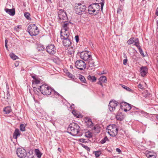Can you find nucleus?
<instances>
[{"instance_id": "f257e3e1", "label": "nucleus", "mask_w": 158, "mask_h": 158, "mask_svg": "<svg viewBox=\"0 0 158 158\" xmlns=\"http://www.w3.org/2000/svg\"><path fill=\"white\" fill-rule=\"evenodd\" d=\"M80 130L79 125L74 123H71L67 129L68 132L73 136H81L82 134L80 132Z\"/></svg>"}, {"instance_id": "f03ea898", "label": "nucleus", "mask_w": 158, "mask_h": 158, "mask_svg": "<svg viewBox=\"0 0 158 158\" xmlns=\"http://www.w3.org/2000/svg\"><path fill=\"white\" fill-rule=\"evenodd\" d=\"M38 89L40 90L42 94L45 95H50L52 90L50 87L45 84L40 86Z\"/></svg>"}, {"instance_id": "7ed1b4c3", "label": "nucleus", "mask_w": 158, "mask_h": 158, "mask_svg": "<svg viewBox=\"0 0 158 158\" xmlns=\"http://www.w3.org/2000/svg\"><path fill=\"white\" fill-rule=\"evenodd\" d=\"M61 39H63V44L66 47H69L71 44V40L72 39V36L70 33L67 34H62L61 35Z\"/></svg>"}, {"instance_id": "20e7f679", "label": "nucleus", "mask_w": 158, "mask_h": 158, "mask_svg": "<svg viewBox=\"0 0 158 158\" xmlns=\"http://www.w3.org/2000/svg\"><path fill=\"white\" fill-rule=\"evenodd\" d=\"M118 130L115 125H110L106 128V132L112 137L115 136L117 134Z\"/></svg>"}, {"instance_id": "39448f33", "label": "nucleus", "mask_w": 158, "mask_h": 158, "mask_svg": "<svg viewBox=\"0 0 158 158\" xmlns=\"http://www.w3.org/2000/svg\"><path fill=\"white\" fill-rule=\"evenodd\" d=\"M86 6L80 3H76L75 5L74 10L76 13L79 15H81L85 11Z\"/></svg>"}, {"instance_id": "423d86ee", "label": "nucleus", "mask_w": 158, "mask_h": 158, "mask_svg": "<svg viewBox=\"0 0 158 158\" xmlns=\"http://www.w3.org/2000/svg\"><path fill=\"white\" fill-rule=\"evenodd\" d=\"M27 29L29 34L31 36H35L39 33L38 28L35 24H31L30 25Z\"/></svg>"}, {"instance_id": "0eeeda50", "label": "nucleus", "mask_w": 158, "mask_h": 158, "mask_svg": "<svg viewBox=\"0 0 158 158\" xmlns=\"http://www.w3.org/2000/svg\"><path fill=\"white\" fill-rule=\"evenodd\" d=\"M62 24V28L60 31V35L62 34H65L70 33L69 32V27L72 26V24L69 22L64 21V22Z\"/></svg>"}, {"instance_id": "6e6552de", "label": "nucleus", "mask_w": 158, "mask_h": 158, "mask_svg": "<svg viewBox=\"0 0 158 158\" xmlns=\"http://www.w3.org/2000/svg\"><path fill=\"white\" fill-rule=\"evenodd\" d=\"M58 17L60 23H64V21H66L67 20L68 17L66 13L61 10L58 12Z\"/></svg>"}, {"instance_id": "1a4fd4ad", "label": "nucleus", "mask_w": 158, "mask_h": 158, "mask_svg": "<svg viewBox=\"0 0 158 158\" xmlns=\"http://www.w3.org/2000/svg\"><path fill=\"white\" fill-rule=\"evenodd\" d=\"M80 56L81 59L85 61H87L91 59V52L88 51L81 52Z\"/></svg>"}, {"instance_id": "9d476101", "label": "nucleus", "mask_w": 158, "mask_h": 158, "mask_svg": "<svg viewBox=\"0 0 158 158\" xmlns=\"http://www.w3.org/2000/svg\"><path fill=\"white\" fill-rule=\"evenodd\" d=\"M75 65L76 67L80 70L85 69L86 67V64L85 63L81 60H77Z\"/></svg>"}, {"instance_id": "9b49d317", "label": "nucleus", "mask_w": 158, "mask_h": 158, "mask_svg": "<svg viewBox=\"0 0 158 158\" xmlns=\"http://www.w3.org/2000/svg\"><path fill=\"white\" fill-rule=\"evenodd\" d=\"M46 51L50 55H53L56 52V49L54 45L53 44H49L46 47Z\"/></svg>"}, {"instance_id": "f8f14e48", "label": "nucleus", "mask_w": 158, "mask_h": 158, "mask_svg": "<svg viewBox=\"0 0 158 158\" xmlns=\"http://www.w3.org/2000/svg\"><path fill=\"white\" fill-rule=\"evenodd\" d=\"M16 154L18 156L21 158H23L26 156V152L25 150L22 148H18L16 151Z\"/></svg>"}, {"instance_id": "ddd939ff", "label": "nucleus", "mask_w": 158, "mask_h": 158, "mask_svg": "<svg viewBox=\"0 0 158 158\" xmlns=\"http://www.w3.org/2000/svg\"><path fill=\"white\" fill-rule=\"evenodd\" d=\"M120 105L121 109L125 112L129 111L132 108L130 104L125 102H122Z\"/></svg>"}, {"instance_id": "4468645a", "label": "nucleus", "mask_w": 158, "mask_h": 158, "mask_svg": "<svg viewBox=\"0 0 158 158\" xmlns=\"http://www.w3.org/2000/svg\"><path fill=\"white\" fill-rule=\"evenodd\" d=\"M118 103L115 101H110L109 105V109L110 111H114L116 107L118 105Z\"/></svg>"}, {"instance_id": "2eb2a0df", "label": "nucleus", "mask_w": 158, "mask_h": 158, "mask_svg": "<svg viewBox=\"0 0 158 158\" xmlns=\"http://www.w3.org/2000/svg\"><path fill=\"white\" fill-rule=\"evenodd\" d=\"M128 44H134V45L136 47L139 45V40L137 38H131L127 41Z\"/></svg>"}, {"instance_id": "dca6fc26", "label": "nucleus", "mask_w": 158, "mask_h": 158, "mask_svg": "<svg viewBox=\"0 0 158 158\" xmlns=\"http://www.w3.org/2000/svg\"><path fill=\"white\" fill-rule=\"evenodd\" d=\"M67 50V52L68 55L70 56H72L74 54V52L75 47L72 46L71 47H68Z\"/></svg>"}, {"instance_id": "f3484780", "label": "nucleus", "mask_w": 158, "mask_h": 158, "mask_svg": "<svg viewBox=\"0 0 158 158\" xmlns=\"http://www.w3.org/2000/svg\"><path fill=\"white\" fill-rule=\"evenodd\" d=\"M140 72L141 75L144 77L148 72V69L146 67H141L140 68Z\"/></svg>"}, {"instance_id": "a211bd4d", "label": "nucleus", "mask_w": 158, "mask_h": 158, "mask_svg": "<svg viewBox=\"0 0 158 158\" xmlns=\"http://www.w3.org/2000/svg\"><path fill=\"white\" fill-rule=\"evenodd\" d=\"M93 6H94V9L95 10L94 15L98 13L101 8L100 7L99 3H93Z\"/></svg>"}, {"instance_id": "6ab92c4d", "label": "nucleus", "mask_w": 158, "mask_h": 158, "mask_svg": "<svg viewBox=\"0 0 158 158\" xmlns=\"http://www.w3.org/2000/svg\"><path fill=\"white\" fill-rule=\"evenodd\" d=\"M20 131L19 130L16 128L15 129L13 134V138L15 139H17V137L20 135Z\"/></svg>"}, {"instance_id": "aec40b11", "label": "nucleus", "mask_w": 158, "mask_h": 158, "mask_svg": "<svg viewBox=\"0 0 158 158\" xmlns=\"http://www.w3.org/2000/svg\"><path fill=\"white\" fill-rule=\"evenodd\" d=\"M94 6H93V4L88 6V11L89 14L94 15L95 10L94 9Z\"/></svg>"}, {"instance_id": "412c9836", "label": "nucleus", "mask_w": 158, "mask_h": 158, "mask_svg": "<svg viewBox=\"0 0 158 158\" xmlns=\"http://www.w3.org/2000/svg\"><path fill=\"white\" fill-rule=\"evenodd\" d=\"M5 10L7 13L11 16L14 15L15 13V10L14 9H9L8 8H6L5 9Z\"/></svg>"}, {"instance_id": "4be33fe9", "label": "nucleus", "mask_w": 158, "mask_h": 158, "mask_svg": "<svg viewBox=\"0 0 158 158\" xmlns=\"http://www.w3.org/2000/svg\"><path fill=\"white\" fill-rule=\"evenodd\" d=\"M72 112L73 114L77 118H80L81 116V114L79 112L75 110H73Z\"/></svg>"}, {"instance_id": "5701e85b", "label": "nucleus", "mask_w": 158, "mask_h": 158, "mask_svg": "<svg viewBox=\"0 0 158 158\" xmlns=\"http://www.w3.org/2000/svg\"><path fill=\"white\" fill-rule=\"evenodd\" d=\"M146 156L149 158H155V156L152 154V153L150 152H145V153Z\"/></svg>"}, {"instance_id": "b1692460", "label": "nucleus", "mask_w": 158, "mask_h": 158, "mask_svg": "<svg viewBox=\"0 0 158 158\" xmlns=\"http://www.w3.org/2000/svg\"><path fill=\"white\" fill-rule=\"evenodd\" d=\"M3 111L6 114H8L11 111L10 107V106H7L4 108Z\"/></svg>"}, {"instance_id": "393cba45", "label": "nucleus", "mask_w": 158, "mask_h": 158, "mask_svg": "<svg viewBox=\"0 0 158 158\" xmlns=\"http://www.w3.org/2000/svg\"><path fill=\"white\" fill-rule=\"evenodd\" d=\"M88 79L93 82H94L96 80V78L93 76L89 75L87 77Z\"/></svg>"}, {"instance_id": "a878e982", "label": "nucleus", "mask_w": 158, "mask_h": 158, "mask_svg": "<svg viewBox=\"0 0 158 158\" xmlns=\"http://www.w3.org/2000/svg\"><path fill=\"white\" fill-rule=\"evenodd\" d=\"M35 155L38 158H40L42 155V153L38 149H35Z\"/></svg>"}, {"instance_id": "bb28decb", "label": "nucleus", "mask_w": 158, "mask_h": 158, "mask_svg": "<svg viewBox=\"0 0 158 158\" xmlns=\"http://www.w3.org/2000/svg\"><path fill=\"white\" fill-rule=\"evenodd\" d=\"M87 61H88L89 66L90 67H93L95 66L94 62L92 58Z\"/></svg>"}, {"instance_id": "cd10ccee", "label": "nucleus", "mask_w": 158, "mask_h": 158, "mask_svg": "<svg viewBox=\"0 0 158 158\" xmlns=\"http://www.w3.org/2000/svg\"><path fill=\"white\" fill-rule=\"evenodd\" d=\"M99 4H101V9L102 11L104 5V0H96Z\"/></svg>"}, {"instance_id": "c85d7f7f", "label": "nucleus", "mask_w": 158, "mask_h": 158, "mask_svg": "<svg viewBox=\"0 0 158 158\" xmlns=\"http://www.w3.org/2000/svg\"><path fill=\"white\" fill-rule=\"evenodd\" d=\"M99 80L103 83H106L107 81L106 77L105 76H102L100 77L99 79Z\"/></svg>"}, {"instance_id": "c756f323", "label": "nucleus", "mask_w": 158, "mask_h": 158, "mask_svg": "<svg viewBox=\"0 0 158 158\" xmlns=\"http://www.w3.org/2000/svg\"><path fill=\"white\" fill-rule=\"evenodd\" d=\"M26 156L27 158H33L34 156L32 152H29L26 153Z\"/></svg>"}, {"instance_id": "7c9ffc66", "label": "nucleus", "mask_w": 158, "mask_h": 158, "mask_svg": "<svg viewBox=\"0 0 158 158\" xmlns=\"http://www.w3.org/2000/svg\"><path fill=\"white\" fill-rule=\"evenodd\" d=\"M79 79L83 83H86V80L85 77L82 75H80L79 77Z\"/></svg>"}, {"instance_id": "2f4dec72", "label": "nucleus", "mask_w": 158, "mask_h": 158, "mask_svg": "<svg viewBox=\"0 0 158 158\" xmlns=\"http://www.w3.org/2000/svg\"><path fill=\"white\" fill-rule=\"evenodd\" d=\"M10 56L11 58L13 60H16L18 58V57L15 55L14 53H11L10 54Z\"/></svg>"}, {"instance_id": "473e14b6", "label": "nucleus", "mask_w": 158, "mask_h": 158, "mask_svg": "<svg viewBox=\"0 0 158 158\" xmlns=\"http://www.w3.org/2000/svg\"><path fill=\"white\" fill-rule=\"evenodd\" d=\"M26 125L24 124H20L19 128L20 130L22 131H25Z\"/></svg>"}, {"instance_id": "72a5a7b5", "label": "nucleus", "mask_w": 158, "mask_h": 158, "mask_svg": "<svg viewBox=\"0 0 158 158\" xmlns=\"http://www.w3.org/2000/svg\"><path fill=\"white\" fill-rule=\"evenodd\" d=\"M137 47L138 48L139 51L141 55L142 56H144L143 54V52L142 49L141 48L140 46L139 45L138 46H137Z\"/></svg>"}, {"instance_id": "f704fd0d", "label": "nucleus", "mask_w": 158, "mask_h": 158, "mask_svg": "<svg viewBox=\"0 0 158 158\" xmlns=\"http://www.w3.org/2000/svg\"><path fill=\"white\" fill-rule=\"evenodd\" d=\"M108 138L106 136H105L103 139L100 141L101 144L104 143L106 142L108 140Z\"/></svg>"}, {"instance_id": "c9c22d12", "label": "nucleus", "mask_w": 158, "mask_h": 158, "mask_svg": "<svg viewBox=\"0 0 158 158\" xmlns=\"http://www.w3.org/2000/svg\"><path fill=\"white\" fill-rule=\"evenodd\" d=\"M52 94H54V96L55 97H56V98H57V96L58 97L60 95V94L58 93L57 92L55 91L53 89L52 90Z\"/></svg>"}, {"instance_id": "e433bc0d", "label": "nucleus", "mask_w": 158, "mask_h": 158, "mask_svg": "<svg viewBox=\"0 0 158 158\" xmlns=\"http://www.w3.org/2000/svg\"><path fill=\"white\" fill-rule=\"evenodd\" d=\"M122 86L123 87V88L125 89L127 91H130L131 90V89L130 88H129L128 87H127L126 86H125L124 85H122Z\"/></svg>"}, {"instance_id": "4c0bfd02", "label": "nucleus", "mask_w": 158, "mask_h": 158, "mask_svg": "<svg viewBox=\"0 0 158 158\" xmlns=\"http://www.w3.org/2000/svg\"><path fill=\"white\" fill-rule=\"evenodd\" d=\"M93 125V123L91 121L90 119H89L87 122V125L89 127L92 126Z\"/></svg>"}, {"instance_id": "58836bf2", "label": "nucleus", "mask_w": 158, "mask_h": 158, "mask_svg": "<svg viewBox=\"0 0 158 158\" xmlns=\"http://www.w3.org/2000/svg\"><path fill=\"white\" fill-rule=\"evenodd\" d=\"M66 74L67 76H68L70 78L73 79L74 78V76H73L71 73L69 72L66 73Z\"/></svg>"}, {"instance_id": "ea45409f", "label": "nucleus", "mask_w": 158, "mask_h": 158, "mask_svg": "<svg viewBox=\"0 0 158 158\" xmlns=\"http://www.w3.org/2000/svg\"><path fill=\"white\" fill-rule=\"evenodd\" d=\"M30 15L29 13L28 12H26L24 13L25 17L28 19H29L30 18L29 17Z\"/></svg>"}, {"instance_id": "a19ab883", "label": "nucleus", "mask_w": 158, "mask_h": 158, "mask_svg": "<svg viewBox=\"0 0 158 158\" xmlns=\"http://www.w3.org/2000/svg\"><path fill=\"white\" fill-rule=\"evenodd\" d=\"M122 6H120L118 9V10H117V13H120V14L121 12L122 11Z\"/></svg>"}, {"instance_id": "79ce46f5", "label": "nucleus", "mask_w": 158, "mask_h": 158, "mask_svg": "<svg viewBox=\"0 0 158 158\" xmlns=\"http://www.w3.org/2000/svg\"><path fill=\"white\" fill-rule=\"evenodd\" d=\"M124 57L126 58L124 59L123 60V64L124 65H126L127 63V57L125 55Z\"/></svg>"}, {"instance_id": "37998d69", "label": "nucleus", "mask_w": 158, "mask_h": 158, "mask_svg": "<svg viewBox=\"0 0 158 158\" xmlns=\"http://www.w3.org/2000/svg\"><path fill=\"white\" fill-rule=\"evenodd\" d=\"M101 153L100 151L95 152V155L96 157H98L100 155Z\"/></svg>"}, {"instance_id": "c03bdc74", "label": "nucleus", "mask_w": 158, "mask_h": 158, "mask_svg": "<svg viewBox=\"0 0 158 158\" xmlns=\"http://www.w3.org/2000/svg\"><path fill=\"white\" fill-rule=\"evenodd\" d=\"M82 147L84 148L86 150H87L88 151H90V149L88 146L84 144H82Z\"/></svg>"}, {"instance_id": "a18cd8bd", "label": "nucleus", "mask_w": 158, "mask_h": 158, "mask_svg": "<svg viewBox=\"0 0 158 158\" xmlns=\"http://www.w3.org/2000/svg\"><path fill=\"white\" fill-rule=\"evenodd\" d=\"M86 135L88 137H91L92 136V134L90 132H86Z\"/></svg>"}, {"instance_id": "49530a36", "label": "nucleus", "mask_w": 158, "mask_h": 158, "mask_svg": "<svg viewBox=\"0 0 158 158\" xmlns=\"http://www.w3.org/2000/svg\"><path fill=\"white\" fill-rule=\"evenodd\" d=\"M116 118L117 120H119L121 121L122 120V118L118 115L116 116Z\"/></svg>"}, {"instance_id": "de8ad7c7", "label": "nucleus", "mask_w": 158, "mask_h": 158, "mask_svg": "<svg viewBox=\"0 0 158 158\" xmlns=\"http://www.w3.org/2000/svg\"><path fill=\"white\" fill-rule=\"evenodd\" d=\"M7 43L8 40L6 39L5 40V46L7 50L8 49Z\"/></svg>"}, {"instance_id": "09e8293b", "label": "nucleus", "mask_w": 158, "mask_h": 158, "mask_svg": "<svg viewBox=\"0 0 158 158\" xmlns=\"http://www.w3.org/2000/svg\"><path fill=\"white\" fill-rule=\"evenodd\" d=\"M120 0L121 2V3H119L120 6H123L124 5V0Z\"/></svg>"}, {"instance_id": "8fccbe9b", "label": "nucleus", "mask_w": 158, "mask_h": 158, "mask_svg": "<svg viewBox=\"0 0 158 158\" xmlns=\"http://www.w3.org/2000/svg\"><path fill=\"white\" fill-rule=\"evenodd\" d=\"M132 107V108H131V109H132V110H134L135 113H137V112L136 111V110L137 109V108H135V107H134L133 106L132 107Z\"/></svg>"}, {"instance_id": "3c124183", "label": "nucleus", "mask_w": 158, "mask_h": 158, "mask_svg": "<svg viewBox=\"0 0 158 158\" xmlns=\"http://www.w3.org/2000/svg\"><path fill=\"white\" fill-rule=\"evenodd\" d=\"M20 26H19L15 27L14 29L16 31H18V30L20 28Z\"/></svg>"}, {"instance_id": "603ef678", "label": "nucleus", "mask_w": 158, "mask_h": 158, "mask_svg": "<svg viewBox=\"0 0 158 158\" xmlns=\"http://www.w3.org/2000/svg\"><path fill=\"white\" fill-rule=\"evenodd\" d=\"M75 39L76 40V41L77 42L79 41V36L78 35H76L75 37Z\"/></svg>"}, {"instance_id": "864d4df0", "label": "nucleus", "mask_w": 158, "mask_h": 158, "mask_svg": "<svg viewBox=\"0 0 158 158\" xmlns=\"http://www.w3.org/2000/svg\"><path fill=\"white\" fill-rule=\"evenodd\" d=\"M102 81H99L98 82V84L102 86V87H103V86L102 84Z\"/></svg>"}, {"instance_id": "5fc2aeb1", "label": "nucleus", "mask_w": 158, "mask_h": 158, "mask_svg": "<svg viewBox=\"0 0 158 158\" xmlns=\"http://www.w3.org/2000/svg\"><path fill=\"white\" fill-rule=\"evenodd\" d=\"M138 87L139 88L141 89H143V86L142 85L140 84H139L138 85Z\"/></svg>"}, {"instance_id": "6e6d98bb", "label": "nucleus", "mask_w": 158, "mask_h": 158, "mask_svg": "<svg viewBox=\"0 0 158 158\" xmlns=\"http://www.w3.org/2000/svg\"><path fill=\"white\" fill-rule=\"evenodd\" d=\"M116 150V152H118L119 153L121 152V150L120 149L118 148H117Z\"/></svg>"}, {"instance_id": "4d7b16f0", "label": "nucleus", "mask_w": 158, "mask_h": 158, "mask_svg": "<svg viewBox=\"0 0 158 158\" xmlns=\"http://www.w3.org/2000/svg\"><path fill=\"white\" fill-rule=\"evenodd\" d=\"M35 82L36 84H38L40 83V81L39 80L36 79L35 81Z\"/></svg>"}, {"instance_id": "13d9d810", "label": "nucleus", "mask_w": 158, "mask_h": 158, "mask_svg": "<svg viewBox=\"0 0 158 158\" xmlns=\"http://www.w3.org/2000/svg\"><path fill=\"white\" fill-rule=\"evenodd\" d=\"M10 94H9V92L8 91H7V96H6L7 98L8 99L9 98V97H10Z\"/></svg>"}, {"instance_id": "bf43d9fd", "label": "nucleus", "mask_w": 158, "mask_h": 158, "mask_svg": "<svg viewBox=\"0 0 158 158\" xmlns=\"http://www.w3.org/2000/svg\"><path fill=\"white\" fill-rule=\"evenodd\" d=\"M156 14L157 15H158V7L157 8L156 10Z\"/></svg>"}, {"instance_id": "052dcab7", "label": "nucleus", "mask_w": 158, "mask_h": 158, "mask_svg": "<svg viewBox=\"0 0 158 158\" xmlns=\"http://www.w3.org/2000/svg\"><path fill=\"white\" fill-rule=\"evenodd\" d=\"M58 151H59L60 152H61V149H60V148H58Z\"/></svg>"}, {"instance_id": "680f3d73", "label": "nucleus", "mask_w": 158, "mask_h": 158, "mask_svg": "<svg viewBox=\"0 0 158 158\" xmlns=\"http://www.w3.org/2000/svg\"><path fill=\"white\" fill-rule=\"evenodd\" d=\"M97 127H96L95 126H94V127L93 130H95L96 129Z\"/></svg>"}, {"instance_id": "e2e57ef3", "label": "nucleus", "mask_w": 158, "mask_h": 158, "mask_svg": "<svg viewBox=\"0 0 158 158\" xmlns=\"http://www.w3.org/2000/svg\"><path fill=\"white\" fill-rule=\"evenodd\" d=\"M18 64L17 65V64H15V66H18Z\"/></svg>"}, {"instance_id": "0e129e2a", "label": "nucleus", "mask_w": 158, "mask_h": 158, "mask_svg": "<svg viewBox=\"0 0 158 158\" xmlns=\"http://www.w3.org/2000/svg\"><path fill=\"white\" fill-rule=\"evenodd\" d=\"M32 77V78H33L34 79V78H35V77H34L33 76Z\"/></svg>"}, {"instance_id": "69168bd1", "label": "nucleus", "mask_w": 158, "mask_h": 158, "mask_svg": "<svg viewBox=\"0 0 158 158\" xmlns=\"http://www.w3.org/2000/svg\"><path fill=\"white\" fill-rule=\"evenodd\" d=\"M110 158H115V157H111Z\"/></svg>"}, {"instance_id": "338daca9", "label": "nucleus", "mask_w": 158, "mask_h": 158, "mask_svg": "<svg viewBox=\"0 0 158 158\" xmlns=\"http://www.w3.org/2000/svg\"><path fill=\"white\" fill-rule=\"evenodd\" d=\"M157 25H158V21L157 22Z\"/></svg>"}, {"instance_id": "774afa93", "label": "nucleus", "mask_w": 158, "mask_h": 158, "mask_svg": "<svg viewBox=\"0 0 158 158\" xmlns=\"http://www.w3.org/2000/svg\"><path fill=\"white\" fill-rule=\"evenodd\" d=\"M157 28H158V27H157Z\"/></svg>"}]
</instances>
